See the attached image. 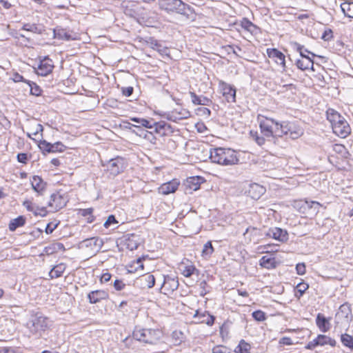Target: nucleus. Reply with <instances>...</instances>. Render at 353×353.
I'll return each instance as SVG.
<instances>
[{
    "label": "nucleus",
    "mask_w": 353,
    "mask_h": 353,
    "mask_svg": "<svg viewBox=\"0 0 353 353\" xmlns=\"http://www.w3.org/2000/svg\"><path fill=\"white\" fill-rule=\"evenodd\" d=\"M52 325V321L41 313L32 312L26 323V327L31 334L37 337H41Z\"/></svg>",
    "instance_id": "nucleus-1"
},
{
    "label": "nucleus",
    "mask_w": 353,
    "mask_h": 353,
    "mask_svg": "<svg viewBox=\"0 0 353 353\" xmlns=\"http://www.w3.org/2000/svg\"><path fill=\"white\" fill-rule=\"evenodd\" d=\"M327 119L332 125L333 132L341 138L347 137L351 128L346 119L335 110L330 108L326 112Z\"/></svg>",
    "instance_id": "nucleus-2"
},
{
    "label": "nucleus",
    "mask_w": 353,
    "mask_h": 353,
    "mask_svg": "<svg viewBox=\"0 0 353 353\" xmlns=\"http://www.w3.org/2000/svg\"><path fill=\"white\" fill-rule=\"evenodd\" d=\"M210 158L213 163L223 165H235L239 161L237 152L230 148H214L210 152Z\"/></svg>",
    "instance_id": "nucleus-3"
},
{
    "label": "nucleus",
    "mask_w": 353,
    "mask_h": 353,
    "mask_svg": "<svg viewBox=\"0 0 353 353\" xmlns=\"http://www.w3.org/2000/svg\"><path fill=\"white\" fill-rule=\"evenodd\" d=\"M159 6L168 13L189 15V13L192 12L191 7L181 0H159Z\"/></svg>",
    "instance_id": "nucleus-4"
},
{
    "label": "nucleus",
    "mask_w": 353,
    "mask_h": 353,
    "mask_svg": "<svg viewBox=\"0 0 353 353\" xmlns=\"http://www.w3.org/2000/svg\"><path fill=\"white\" fill-rule=\"evenodd\" d=\"M259 126L261 132L265 137H282L281 123H279L272 119L261 117L259 118Z\"/></svg>",
    "instance_id": "nucleus-5"
},
{
    "label": "nucleus",
    "mask_w": 353,
    "mask_h": 353,
    "mask_svg": "<svg viewBox=\"0 0 353 353\" xmlns=\"http://www.w3.org/2000/svg\"><path fill=\"white\" fill-rule=\"evenodd\" d=\"M162 335L159 329H136L133 332V337L136 340L150 344H155Z\"/></svg>",
    "instance_id": "nucleus-6"
},
{
    "label": "nucleus",
    "mask_w": 353,
    "mask_h": 353,
    "mask_svg": "<svg viewBox=\"0 0 353 353\" xmlns=\"http://www.w3.org/2000/svg\"><path fill=\"white\" fill-rule=\"evenodd\" d=\"M294 208L300 213L307 216H315L319 212L321 204L317 201L301 199L295 201Z\"/></svg>",
    "instance_id": "nucleus-7"
},
{
    "label": "nucleus",
    "mask_w": 353,
    "mask_h": 353,
    "mask_svg": "<svg viewBox=\"0 0 353 353\" xmlns=\"http://www.w3.org/2000/svg\"><path fill=\"white\" fill-rule=\"evenodd\" d=\"M280 128H281V130H282V137L283 135H287L292 139H297L303 133V131L301 128L290 122H282Z\"/></svg>",
    "instance_id": "nucleus-8"
},
{
    "label": "nucleus",
    "mask_w": 353,
    "mask_h": 353,
    "mask_svg": "<svg viewBox=\"0 0 353 353\" xmlns=\"http://www.w3.org/2000/svg\"><path fill=\"white\" fill-rule=\"evenodd\" d=\"M66 203V199L59 192H56L51 195L48 207L51 208L52 211L57 212L63 208Z\"/></svg>",
    "instance_id": "nucleus-9"
},
{
    "label": "nucleus",
    "mask_w": 353,
    "mask_h": 353,
    "mask_svg": "<svg viewBox=\"0 0 353 353\" xmlns=\"http://www.w3.org/2000/svg\"><path fill=\"white\" fill-rule=\"evenodd\" d=\"M179 270L185 277H190L193 274H199V271L193 264V263L188 259L183 260L179 265Z\"/></svg>",
    "instance_id": "nucleus-10"
},
{
    "label": "nucleus",
    "mask_w": 353,
    "mask_h": 353,
    "mask_svg": "<svg viewBox=\"0 0 353 353\" xmlns=\"http://www.w3.org/2000/svg\"><path fill=\"white\" fill-rule=\"evenodd\" d=\"M269 58L272 59L276 64L282 67L283 71H285V57L276 48H268L266 50Z\"/></svg>",
    "instance_id": "nucleus-11"
},
{
    "label": "nucleus",
    "mask_w": 353,
    "mask_h": 353,
    "mask_svg": "<svg viewBox=\"0 0 353 353\" xmlns=\"http://www.w3.org/2000/svg\"><path fill=\"white\" fill-rule=\"evenodd\" d=\"M190 117V112L185 108H177L167 114L166 118L174 122L188 119Z\"/></svg>",
    "instance_id": "nucleus-12"
},
{
    "label": "nucleus",
    "mask_w": 353,
    "mask_h": 353,
    "mask_svg": "<svg viewBox=\"0 0 353 353\" xmlns=\"http://www.w3.org/2000/svg\"><path fill=\"white\" fill-rule=\"evenodd\" d=\"M179 287V281L177 278L170 276H164V281L161 285V289L164 294L173 292Z\"/></svg>",
    "instance_id": "nucleus-13"
},
{
    "label": "nucleus",
    "mask_w": 353,
    "mask_h": 353,
    "mask_svg": "<svg viewBox=\"0 0 353 353\" xmlns=\"http://www.w3.org/2000/svg\"><path fill=\"white\" fill-rule=\"evenodd\" d=\"M54 68L52 61L48 57H45L40 61L37 67V73L41 76H46L50 74Z\"/></svg>",
    "instance_id": "nucleus-14"
},
{
    "label": "nucleus",
    "mask_w": 353,
    "mask_h": 353,
    "mask_svg": "<svg viewBox=\"0 0 353 353\" xmlns=\"http://www.w3.org/2000/svg\"><path fill=\"white\" fill-rule=\"evenodd\" d=\"M219 88L228 102H235L236 90L230 84L221 81Z\"/></svg>",
    "instance_id": "nucleus-15"
},
{
    "label": "nucleus",
    "mask_w": 353,
    "mask_h": 353,
    "mask_svg": "<svg viewBox=\"0 0 353 353\" xmlns=\"http://www.w3.org/2000/svg\"><path fill=\"white\" fill-rule=\"evenodd\" d=\"M23 205L28 211L32 212L35 216H45L48 214V211L45 207H39L30 200L24 201Z\"/></svg>",
    "instance_id": "nucleus-16"
},
{
    "label": "nucleus",
    "mask_w": 353,
    "mask_h": 353,
    "mask_svg": "<svg viewBox=\"0 0 353 353\" xmlns=\"http://www.w3.org/2000/svg\"><path fill=\"white\" fill-rule=\"evenodd\" d=\"M180 182L178 179H173L169 182L163 183L159 188V192L163 195H167L175 192L179 186Z\"/></svg>",
    "instance_id": "nucleus-17"
},
{
    "label": "nucleus",
    "mask_w": 353,
    "mask_h": 353,
    "mask_svg": "<svg viewBox=\"0 0 353 353\" xmlns=\"http://www.w3.org/2000/svg\"><path fill=\"white\" fill-rule=\"evenodd\" d=\"M266 235L279 241L288 240V232L279 228H270Z\"/></svg>",
    "instance_id": "nucleus-18"
},
{
    "label": "nucleus",
    "mask_w": 353,
    "mask_h": 353,
    "mask_svg": "<svg viewBox=\"0 0 353 353\" xmlns=\"http://www.w3.org/2000/svg\"><path fill=\"white\" fill-rule=\"evenodd\" d=\"M203 179L199 176H192L187 179L185 182V190L191 193L199 189Z\"/></svg>",
    "instance_id": "nucleus-19"
},
{
    "label": "nucleus",
    "mask_w": 353,
    "mask_h": 353,
    "mask_svg": "<svg viewBox=\"0 0 353 353\" xmlns=\"http://www.w3.org/2000/svg\"><path fill=\"white\" fill-rule=\"evenodd\" d=\"M81 245L82 246L90 248L94 252H97L101 249L103 241L98 237H93L83 241Z\"/></svg>",
    "instance_id": "nucleus-20"
},
{
    "label": "nucleus",
    "mask_w": 353,
    "mask_h": 353,
    "mask_svg": "<svg viewBox=\"0 0 353 353\" xmlns=\"http://www.w3.org/2000/svg\"><path fill=\"white\" fill-rule=\"evenodd\" d=\"M90 303H97L101 300H105L108 298V294L104 290H95L92 291L88 295Z\"/></svg>",
    "instance_id": "nucleus-21"
},
{
    "label": "nucleus",
    "mask_w": 353,
    "mask_h": 353,
    "mask_svg": "<svg viewBox=\"0 0 353 353\" xmlns=\"http://www.w3.org/2000/svg\"><path fill=\"white\" fill-rule=\"evenodd\" d=\"M336 319L337 320H343L347 324L351 319V310L347 305H342L339 307V312L336 313Z\"/></svg>",
    "instance_id": "nucleus-22"
},
{
    "label": "nucleus",
    "mask_w": 353,
    "mask_h": 353,
    "mask_svg": "<svg viewBox=\"0 0 353 353\" xmlns=\"http://www.w3.org/2000/svg\"><path fill=\"white\" fill-rule=\"evenodd\" d=\"M32 189L39 194H42L46 189V183L39 176H32L30 180Z\"/></svg>",
    "instance_id": "nucleus-23"
},
{
    "label": "nucleus",
    "mask_w": 353,
    "mask_h": 353,
    "mask_svg": "<svg viewBox=\"0 0 353 353\" xmlns=\"http://www.w3.org/2000/svg\"><path fill=\"white\" fill-rule=\"evenodd\" d=\"M194 317L199 318V323H205L210 326L212 325L214 321V317L206 312H200L197 310L194 314Z\"/></svg>",
    "instance_id": "nucleus-24"
},
{
    "label": "nucleus",
    "mask_w": 353,
    "mask_h": 353,
    "mask_svg": "<svg viewBox=\"0 0 353 353\" xmlns=\"http://www.w3.org/2000/svg\"><path fill=\"white\" fill-rule=\"evenodd\" d=\"M265 188L258 183H253L250 186L249 194L250 196L254 199H259L265 193Z\"/></svg>",
    "instance_id": "nucleus-25"
},
{
    "label": "nucleus",
    "mask_w": 353,
    "mask_h": 353,
    "mask_svg": "<svg viewBox=\"0 0 353 353\" xmlns=\"http://www.w3.org/2000/svg\"><path fill=\"white\" fill-rule=\"evenodd\" d=\"M138 281L143 288H151L155 283V278L152 274H145L142 275L139 278Z\"/></svg>",
    "instance_id": "nucleus-26"
},
{
    "label": "nucleus",
    "mask_w": 353,
    "mask_h": 353,
    "mask_svg": "<svg viewBox=\"0 0 353 353\" xmlns=\"http://www.w3.org/2000/svg\"><path fill=\"white\" fill-rule=\"evenodd\" d=\"M121 160L119 159H111L108 164V170L113 175L118 174L122 170Z\"/></svg>",
    "instance_id": "nucleus-27"
},
{
    "label": "nucleus",
    "mask_w": 353,
    "mask_h": 353,
    "mask_svg": "<svg viewBox=\"0 0 353 353\" xmlns=\"http://www.w3.org/2000/svg\"><path fill=\"white\" fill-rule=\"evenodd\" d=\"M297 68L301 70H308L310 68L313 69V61L310 57H305V59H298L296 61Z\"/></svg>",
    "instance_id": "nucleus-28"
},
{
    "label": "nucleus",
    "mask_w": 353,
    "mask_h": 353,
    "mask_svg": "<svg viewBox=\"0 0 353 353\" xmlns=\"http://www.w3.org/2000/svg\"><path fill=\"white\" fill-rule=\"evenodd\" d=\"M316 325L323 332L328 331L330 328V324L328 320L321 314L317 315Z\"/></svg>",
    "instance_id": "nucleus-29"
},
{
    "label": "nucleus",
    "mask_w": 353,
    "mask_h": 353,
    "mask_svg": "<svg viewBox=\"0 0 353 353\" xmlns=\"http://www.w3.org/2000/svg\"><path fill=\"white\" fill-rule=\"evenodd\" d=\"M341 9L345 16L353 18V1H346L342 3Z\"/></svg>",
    "instance_id": "nucleus-30"
},
{
    "label": "nucleus",
    "mask_w": 353,
    "mask_h": 353,
    "mask_svg": "<svg viewBox=\"0 0 353 353\" xmlns=\"http://www.w3.org/2000/svg\"><path fill=\"white\" fill-rule=\"evenodd\" d=\"M260 265L267 269L274 268L276 265V260L273 257L263 256L260 259Z\"/></svg>",
    "instance_id": "nucleus-31"
},
{
    "label": "nucleus",
    "mask_w": 353,
    "mask_h": 353,
    "mask_svg": "<svg viewBox=\"0 0 353 353\" xmlns=\"http://www.w3.org/2000/svg\"><path fill=\"white\" fill-rule=\"evenodd\" d=\"M65 270L64 263H59L55 265L50 272V276L52 279L60 277Z\"/></svg>",
    "instance_id": "nucleus-32"
},
{
    "label": "nucleus",
    "mask_w": 353,
    "mask_h": 353,
    "mask_svg": "<svg viewBox=\"0 0 353 353\" xmlns=\"http://www.w3.org/2000/svg\"><path fill=\"white\" fill-rule=\"evenodd\" d=\"M26 91L29 90L31 94L35 96H39L41 94V90L35 83L28 81H26Z\"/></svg>",
    "instance_id": "nucleus-33"
},
{
    "label": "nucleus",
    "mask_w": 353,
    "mask_h": 353,
    "mask_svg": "<svg viewBox=\"0 0 353 353\" xmlns=\"http://www.w3.org/2000/svg\"><path fill=\"white\" fill-rule=\"evenodd\" d=\"M316 339L319 345H325L328 344L333 347L336 345V341L334 339H332V338L325 335L320 334L316 337Z\"/></svg>",
    "instance_id": "nucleus-34"
},
{
    "label": "nucleus",
    "mask_w": 353,
    "mask_h": 353,
    "mask_svg": "<svg viewBox=\"0 0 353 353\" xmlns=\"http://www.w3.org/2000/svg\"><path fill=\"white\" fill-rule=\"evenodd\" d=\"M25 224V219L22 216L12 219L9 223V230L14 231L17 228L23 226Z\"/></svg>",
    "instance_id": "nucleus-35"
},
{
    "label": "nucleus",
    "mask_w": 353,
    "mask_h": 353,
    "mask_svg": "<svg viewBox=\"0 0 353 353\" xmlns=\"http://www.w3.org/2000/svg\"><path fill=\"white\" fill-rule=\"evenodd\" d=\"M139 137H143L145 140L148 141L152 145H155L157 143V138L151 132L147 130H142L141 134H139Z\"/></svg>",
    "instance_id": "nucleus-36"
},
{
    "label": "nucleus",
    "mask_w": 353,
    "mask_h": 353,
    "mask_svg": "<svg viewBox=\"0 0 353 353\" xmlns=\"http://www.w3.org/2000/svg\"><path fill=\"white\" fill-rule=\"evenodd\" d=\"M214 252V248L212 245V243L210 241H208L206 243L204 244L203 250H202V256L208 259L211 256Z\"/></svg>",
    "instance_id": "nucleus-37"
},
{
    "label": "nucleus",
    "mask_w": 353,
    "mask_h": 353,
    "mask_svg": "<svg viewBox=\"0 0 353 353\" xmlns=\"http://www.w3.org/2000/svg\"><path fill=\"white\" fill-rule=\"evenodd\" d=\"M341 341L343 345L353 349V336L347 334H343L341 336Z\"/></svg>",
    "instance_id": "nucleus-38"
},
{
    "label": "nucleus",
    "mask_w": 353,
    "mask_h": 353,
    "mask_svg": "<svg viewBox=\"0 0 353 353\" xmlns=\"http://www.w3.org/2000/svg\"><path fill=\"white\" fill-rule=\"evenodd\" d=\"M250 345L241 340L239 345L236 347L235 352L236 353H250Z\"/></svg>",
    "instance_id": "nucleus-39"
},
{
    "label": "nucleus",
    "mask_w": 353,
    "mask_h": 353,
    "mask_svg": "<svg viewBox=\"0 0 353 353\" xmlns=\"http://www.w3.org/2000/svg\"><path fill=\"white\" fill-rule=\"evenodd\" d=\"M154 124L155 125L156 132L159 134H164L165 133V130L170 128V125L163 121L154 123Z\"/></svg>",
    "instance_id": "nucleus-40"
},
{
    "label": "nucleus",
    "mask_w": 353,
    "mask_h": 353,
    "mask_svg": "<svg viewBox=\"0 0 353 353\" xmlns=\"http://www.w3.org/2000/svg\"><path fill=\"white\" fill-rule=\"evenodd\" d=\"M23 30L32 32L34 33H41V29H40L36 24L26 23L23 26Z\"/></svg>",
    "instance_id": "nucleus-41"
},
{
    "label": "nucleus",
    "mask_w": 353,
    "mask_h": 353,
    "mask_svg": "<svg viewBox=\"0 0 353 353\" xmlns=\"http://www.w3.org/2000/svg\"><path fill=\"white\" fill-rule=\"evenodd\" d=\"M250 135L259 145L261 146L265 143V139L263 137H260L256 132L251 131Z\"/></svg>",
    "instance_id": "nucleus-42"
},
{
    "label": "nucleus",
    "mask_w": 353,
    "mask_h": 353,
    "mask_svg": "<svg viewBox=\"0 0 353 353\" xmlns=\"http://www.w3.org/2000/svg\"><path fill=\"white\" fill-rule=\"evenodd\" d=\"M332 148L334 152L341 155H344L347 152L345 147L341 144L332 145Z\"/></svg>",
    "instance_id": "nucleus-43"
},
{
    "label": "nucleus",
    "mask_w": 353,
    "mask_h": 353,
    "mask_svg": "<svg viewBox=\"0 0 353 353\" xmlns=\"http://www.w3.org/2000/svg\"><path fill=\"white\" fill-rule=\"evenodd\" d=\"M253 318L258 321H263L265 319V313L261 310L255 311L252 313Z\"/></svg>",
    "instance_id": "nucleus-44"
},
{
    "label": "nucleus",
    "mask_w": 353,
    "mask_h": 353,
    "mask_svg": "<svg viewBox=\"0 0 353 353\" xmlns=\"http://www.w3.org/2000/svg\"><path fill=\"white\" fill-rule=\"evenodd\" d=\"M42 145H46L45 150L46 151H48V152H53L57 150L58 145H59V143H57L56 145H52L49 143H46V141H43Z\"/></svg>",
    "instance_id": "nucleus-45"
},
{
    "label": "nucleus",
    "mask_w": 353,
    "mask_h": 353,
    "mask_svg": "<svg viewBox=\"0 0 353 353\" xmlns=\"http://www.w3.org/2000/svg\"><path fill=\"white\" fill-rule=\"evenodd\" d=\"M212 353H229V350L225 346L216 345L212 348Z\"/></svg>",
    "instance_id": "nucleus-46"
},
{
    "label": "nucleus",
    "mask_w": 353,
    "mask_h": 353,
    "mask_svg": "<svg viewBox=\"0 0 353 353\" xmlns=\"http://www.w3.org/2000/svg\"><path fill=\"white\" fill-rule=\"evenodd\" d=\"M241 26L248 31H252V28H254V24L246 19L241 21Z\"/></svg>",
    "instance_id": "nucleus-47"
},
{
    "label": "nucleus",
    "mask_w": 353,
    "mask_h": 353,
    "mask_svg": "<svg viewBox=\"0 0 353 353\" xmlns=\"http://www.w3.org/2000/svg\"><path fill=\"white\" fill-rule=\"evenodd\" d=\"M12 79L13 81L18 83V82H23L26 83V81H28V80L25 79L22 75L20 74L15 72L13 73L12 75Z\"/></svg>",
    "instance_id": "nucleus-48"
},
{
    "label": "nucleus",
    "mask_w": 353,
    "mask_h": 353,
    "mask_svg": "<svg viewBox=\"0 0 353 353\" xmlns=\"http://www.w3.org/2000/svg\"><path fill=\"white\" fill-rule=\"evenodd\" d=\"M307 288L308 285L305 283H300L296 287V290L300 293V296H301Z\"/></svg>",
    "instance_id": "nucleus-49"
},
{
    "label": "nucleus",
    "mask_w": 353,
    "mask_h": 353,
    "mask_svg": "<svg viewBox=\"0 0 353 353\" xmlns=\"http://www.w3.org/2000/svg\"><path fill=\"white\" fill-rule=\"evenodd\" d=\"M296 270L298 274L303 275L305 273V265L303 263H298L296 266Z\"/></svg>",
    "instance_id": "nucleus-50"
},
{
    "label": "nucleus",
    "mask_w": 353,
    "mask_h": 353,
    "mask_svg": "<svg viewBox=\"0 0 353 353\" xmlns=\"http://www.w3.org/2000/svg\"><path fill=\"white\" fill-rule=\"evenodd\" d=\"M117 221L114 217V216L113 215H110L106 221L104 223V227L108 228V227L110 226V225H112V223H117Z\"/></svg>",
    "instance_id": "nucleus-51"
},
{
    "label": "nucleus",
    "mask_w": 353,
    "mask_h": 353,
    "mask_svg": "<svg viewBox=\"0 0 353 353\" xmlns=\"http://www.w3.org/2000/svg\"><path fill=\"white\" fill-rule=\"evenodd\" d=\"M332 32L331 30H325V32L323 33L321 39L324 41H329L332 38Z\"/></svg>",
    "instance_id": "nucleus-52"
},
{
    "label": "nucleus",
    "mask_w": 353,
    "mask_h": 353,
    "mask_svg": "<svg viewBox=\"0 0 353 353\" xmlns=\"http://www.w3.org/2000/svg\"><path fill=\"white\" fill-rule=\"evenodd\" d=\"M190 96L192 97V102L194 105H200V103H201L200 98H201V97L197 96L194 92H190Z\"/></svg>",
    "instance_id": "nucleus-53"
},
{
    "label": "nucleus",
    "mask_w": 353,
    "mask_h": 353,
    "mask_svg": "<svg viewBox=\"0 0 353 353\" xmlns=\"http://www.w3.org/2000/svg\"><path fill=\"white\" fill-rule=\"evenodd\" d=\"M133 92V88L131 86L122 88V93L125 97H130Z\"/></svg>",
    "instance_id": "nucleus-54"
},
{
    "label": "nucleus",
    "mask_w": 353,
    "mask_h": 353,
    "mask_svg": "<svg viewBox=\"0 0 353 353\" xmlns=\"http://www.w3.org/2000/svg\"><path fill=\"white\" fill-rule=\"evenodd\" d=\"M114 287L117 290H121L125 287V283L122 281L117 279L114 282Z\"/></svg>",
    "instance_id": "nucleus-55"
},
{
    "label": "nucleus",
    "mask_w": 353,
    "mask_h": 353,
    "mask_svg": "<svg viewBox=\"0 0 353 353\" xmlns=\"http://www.w3.org/2000/svg\"><path fill=\"white\" fill-rule=\"evenodd\" d=\"M279 343L282 345H290L293 344V342L290 337L285 336L280 339Z\"/></svg>",
    "instance_id": "nucleus-56"
},
{
    "label": "nucleus",
    "mask_w": 353,
    "mask_h": 353,
    "mask_svg": "<svg viewBox=\"0 0 353 353\" xmlns=\"http://www.w3.org/2000/svg\"><path fill=\"white\" fill-rule=\"evenodd\" d=\"M140 125L141 126H143L146 128H153V125L151 123V122L145 119H141V121H140Z\"/></svg>",
    "instance_id": "nucleus-57"
},
{
    "label": "nucleus",
    "mask_w": 353,
    "mask_h": 353,
    "mask_svg": "<svg viewBox=\"0 0 353 353\" xmlns=\"http://www.w3.org/2000/svg\"><path fill=\"white\" fill-rule=\"evenodd\" d=\"M57 227V224H53L52 223H49L46 228V232L47 234H51L55 228Z\"/></svg>",
    "instance_id": "nucleus-58"
},
{
    "label": "nucleus",
    "mask_w": 353,
    "mask_h": 353,
    "mask_svg": "<svg viewBox=\"0 0 353 353\" xmlns=\"http://www.w3.org/2000/svg\"><path fill=\"white\" fill-rule=\"evenodd\" d=\"M317 345H319L318 344V342H317V339L316 338L311 341H310L307 345L305 346V348L306 349H308V350H312L314 349L315 347H316Z\"/></svg>",
    "instance_id": "nucleus-59"
},
{
    "label": "nucleus",
    "mask_w": 353,
    "mask_h": 353,
    "mask_svg": "<svg viewBox=\"0 0 353 353\" xmlns=\"http://www.w3.org/2000/svg\"><path fill=\"white\" fill-rule=\"evenodd\" d=\"M28 157L25 153H20L17 155V160L20 163H26Z\"/></svg>",
    "instance_id": "nucleus-60"
},
{
    "label": "nucleus",
    "mask_w": 353,
    "mask_h": 353,
    "mask_svg": "<svg viewBox=\"0 0 353 353\" xmlns=\"http://www.w3.org/2000/svg\"><path fill=\"white\" fill-rule=\"evenodd\" d=\"M295 46H296V50L298 52H299L300 55L301 56L302 59H305V57H308L307 56L304 54L303 46H301V45H299L298 43H295Z\"/></svg>",
    "instance_id": "nucleus-61"
},
{
    "label": "nucleus",
    "mask_w": 353,
    "mask_h": 353,
    "mask_svg": "<svg viewBox=\"0 0 353 353\" xmlns=\"http://www.w3.org/2000/svg\"><path fill=\"white\" fill-rule=\"evenodd\" d=\"M200 100V105H210V104L211 103V101L205 97H201Z\"/></svg>",
    "instance_id": "nucleus-62"
},
{
    "label": "nucleus",
    "mask_w": 353,
    "mask_h": 353,
    "mask_svg": "<svg viewBox=\"0 0 353 353\" xmlns=\"http://www.w3.org/2000/svg\"><path fill=\"white\" fill-rule=\"evenodd\" d=\"M111 279V274L109 273H104L101 277V282H108Z\"/></svg>",
    "instance_id": "nucleus-63"
},
{
    "label": "nucleus",
    "mask_w": 353,
    "mask_h": 353,
    "mask_svg": "<svg viewBox=\"0 0 353 353\" xmlns=\"http://www.w3.org/2000/svg\"><path fill=\"white\" fill-rule=\"evenodd\" d=\"M92 213V208L83 209L81 210V214L83 216L91 215Z\"/></svg>",
    "instance_id": "nucleus-64"
}]
</instances>
